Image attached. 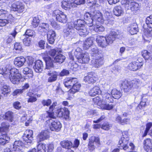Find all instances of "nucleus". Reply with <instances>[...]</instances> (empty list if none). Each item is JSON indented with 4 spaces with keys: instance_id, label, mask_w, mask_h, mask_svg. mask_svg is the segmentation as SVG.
Returning <instances> with one entry per match:
<instances>
[{
    "instance_id": "nucleus-1",
    "label": "nucleus",
    "mask_w": 152,
    "mask_h": 152,
    "mask_svg": "<svg viewBox=\"0 0 152 152\" xmlns=\"http://www.w3.org/2000/svg\"><path fill=\"white\" fill-rule=\"evenodd\" d=\"M38 30L40 32H48L47 34L48 40L50 44L53 43L55 40L56 33L53 30H49V25L48 23H43L40 24Z\"/></svg>"
},
{
    "instance_id": "nucleus-2",
    "label": "nucleus",
    "mask_w": 152,
    "mask_h": 152,
    "mask_svg": "<svg viewBox=\"0 0 152 152\" xmlns=\"http://www.w3.org/2000/svg\"><path fill=\"white\" fill-rule=\"evenodd\" d=\"M56 102H53L50 107V111L54 110V112L57 114L59 117H63L66 119H69V111L67 108L64 107L61 108L57 106Z\"/></svg>"
},
{
    "instance_id": "nucleus-3",
    "label": "nucleus",
    "mask_w": 152,
    "mask_h": 152,
    "mask_svg": "<svg viewBox=\"0 0 152 152\" xmlns=\"http://www.w3.org/2000/svg\"><path fill=\"white\" fill-rule=\"evenodd\" d=\"M102 99L99 96H96L93 98V100L94 103L99 106L103 110H110L113 109L114 105L113 104V102H107L105 101V96L102 94Z\"/></svg>"
},
{
    "instance_id": "nucleus-4",
    "label": "nucleus",
    "mask_w": 152,
    "mask_h": 152,
    "mask_svg": "<svg viewBox=\"0 0 152 152\" xmlns=\"http://www.w3.org/2000/svg\"><path fill=\"white\" fill-rule=\"evenodd\" d=\"M10 125L9 123L2 122L0 126V132L1 135L0 136V145H4L8 143L10 138L7 134Z\"/></svg>"
},
{
    "instance_id": "nucleus-5",
    "label": "nucleus",
    "mask_w": 152,
    "mask_h": 152,
    "mask_svg": "<svg viewBox=\"0 0 152 152\" xmlns=\"http://www.w3.org/2000/svg\"><path fill=\"white\" fill-rule=\"evenodd\" d=\"M74 24L75 28L78 31V32L80 36H86L88 34L89 30L84 25V20H77L75 21Z\"/></svg>"
},
{
    "instance_id": "nucleus-6",
    "label": "nucleus",
    "mask_w": 152,
    "mask_h": 152,
    "mask_svg": "<svg viewBox=\"0 0 152 152\" xmlns=\"http://www.w3.org/2000/svg\"><path fill=\"white\" fill-rule=\"evenodd\" d=\"M22 76L18 69L16 68H11L10 73L7 78H9L10 81L14 84H18L20 82Z\"/></svg>"
},
{
    "instance_id": "nucleus-7",
    "label": "nucleus",
    "mask_w": 152,
    "mask_h": 152,
    "mask_svg": "<svg viewBox=\"0 0 152 152\" xmlns=\"http://www.w3.org/2000/svg\"><path fill=\"white\" fill-rule=\"evenodd\" d=\"M46 126L52 131L58 132L62 127L60 122L57 120H53L51 119H49L45 122Z\"/></svg>"
},
{
    "instance_id": "nucleus-8",
    "label": "nucleus",
    "mask_w": 152,
    "mask_h": 152,
    "mask_svg": "<svg viewBox=\"0 0 152 152\" xmlns=\"http://www.w3.org/2000/svg\"><path fill=\"white\" fill-rule=\"evenodd\" d=\"M105 96V101L107 102H113V98L118 99L122 96V94L120 91L116 89H113L111 92V94L108 92L104 94Z\"/></svg>"
},
{
    "instance_id": "nucleus-9",
    "label": "nucleus",
    "mask_w": 152,
    "mask_h": 152,
    "mask_svg": "<svg viewBox=\"0 0 152 152\" xmlns=\"http://www.w3.org/2000/svg\"><path fill=\"white\" fill-rule=\"evenodd\" d=\"M122 136L118 142V147L121 149L126 150L129 148L128 144L129 137L128 132H124L122 133Z\"/></svg>"
},
{
    "instance_id": "nucleus-10",
    "label": "nucleus",
    "mask_w": 152,
    "mask_h": 152,
    "mask_svg": "<svg viewBox=\"0 0 152 152\" xmlns=\"http://www.w3.org/2000/svg\"><path fill=\"white\" fill-rule=\"evenodd\" d=\"M64 36L67 39H70L75 36L74 29L73 24L69 22L66 25V27L63 30Z\"/></svg>"
},
{
    "instance_id": "nucleus-11",
    "label": "nucleus",
    "mask_w": 152,
    "mask_h": 152,
    "mask_svg": "<svg viewBox=\"0 0 152 152\" xmlns=\"http://www.w3.org/2000/svg\"><path fill=\"white\" fill-rule=\"evenodd\" d=\"M52 15L56 20L63 23H66L68 20L67 15L63 12L58 10H55L52 13Z\"/></svg>"
},
{
    "instance_id": "nucleus-12",
    "label": "nucleus",
    "mask_w": 152,
    "mask_h": 152,
    "mask_svg": "<svg viewBox=\"0 0 152 152\" xmlns=\"http://www.w3.org/2000/svg\"><path fill=\"white\" fill-rule=\"evenodd\" d=\"M121 33L117 31H111L108 35L105 37L106 40L107 46L110 44H112L115 40V38H120L121 37Z\"/></svg>"
},
{
    "instance_id": "nucleus-13",
    "label": "nucleus",
    "mask_w": 152,
    "mask_h": 152,
    "mask_svg": "<svg viewBox=\"0 0 152 152\" xmlns=\"http://www.w3.org/2000/svg\"><path fill=\"white\" fill-rule=\"evenodd\" d=\"M145 22L148 28L144 32V35L150 38L152 37V15L146 18Z\"/></svg>"
},
{
    "instance_id": "nucleus-14",
    "label": "nucleus",
    "mask_w": 152,
    "mask_h": 152,
    "mask_svg": "<svg viewBox=\"0 0 152 152\" xmlns=\"http://www.w3.org/2000/svg\"><path fill=\"white\" fill-rule=\"evenodd\" d=\"M33 132L31 130L28 129L26 130L23 136V138L25 141V144L30 145L33 140Z\"/></svg>"
},
{
    "instance_id": "nucleus-15",
    "label": "nucleus",
    "mask_w": 152,
    "mask_h": 152,
    "mask_svg": "<svg viewBox=\"0 0 152 152\" xmlns=\"http://www.w3.org/2000/svg\"><path fill=\"white\" fill-rule=\"evenodd\" d=\"M11 9L14 11L17 12L18 13H20L25 11V5L21 2H16L12 4Z\"/></svg>"
},
{
    "instance_id": "nucleus-16",
    "label": "nucleus",
    "mask_w": 152,
    "mask_h": 152,
    "mask_svg": "<svg viewBox=\"0 0 152 152\" xmlns=\"http://www.w3.org/2000/svg\"><path fill=\"white\" fill-rule=\"evenodd\" d=\"M92 61V64L95 68H98L101 67L104 64V57L103 54H100L99 56L93 58Z\"/></svg>"
},
{
    "instance_id": "nucleus-17",
    "label": "nucleus",
    "mask_w": 152,
    "mask_h": 152,
    "mask_svg": "<svg viewBox=\"0 0 152 152\" xmlns=\"http://www.w3.org/2000/svg\"><path fill=\"white\" fill-rule=\"evenodd\" d=\"M120 83L125 92H129L133 87L131 82L128 81L124 79L120 81Z\"/></svg>"
},
{
    "instance_id": "nucleus-18",
    "label": "nucleus",
    "mask_w": 152,
    "mask_h": 152,
    "mask_svg": "<svg viewBox=\"0 0 152 152\" xmlns=\"http://www.w3.org/2000/svg\"><path fill=\"white\" fill-rule=\"evenodd\" d=\"M97 76L95 74L90 73L84 78V80L88 83H93L98 80Z\"/></svg>"
},
{
    "instance_id": "nucleus-19",
    "label": "nucleus",
    "mask_w": 152,
    "mask_h": 152,
    "mask_svg": "<svg viewBox=\"0 0 152 152\" xmlns=\"http://www.w3.org/2000/svg\"><path fill=\"white\" fill-rule=\"evenodd\" d=\"M95 142L97 145L100 144L99 138L98 137H95L94 136L91 137L89 139L88 146L90 150L92 151L94 149V143Z\"/></svg>"
},
{
    "instance_id": "nucleus-20",
    "label": "nucleus",
    "mask_w": 152,
    "mask_h": 152,
    "mask_svg": "<svg viewBox=\"0 0 152 152\" xmlns=\"http://www.w3.org/2000/svg\"><path fill=\"white\" fill-rule=\"evenodd\" d=\"M143 63L142 62L138 61H133L130 63L128 65L129 69L133 71H136L140 69L143 65Z\"/></svg>"
},
{
    "instance_id": "nucleus-21",
    "label": "nucleus",
    "mask_w": 152,
    "mask_h": 152,
    "mask_svg": "<svg viewBox=\"0 0 152 152\" xmlns=\"http://www.w3.org/2000/svg\"><path fill=\"white\" fill-rule=\"evenodd\" d=\"M84 18L85 20V22L86 24L89 27L93 26L94 25L93 17L92 14H91L89 12L86 13L84 15Z\"/></svg>"
},
{
    "instance_id": "nucleus-22",
    "label": "nucleus",
    "mask_w": 152,
    "mask_h": 152,
    "mask_svg": "<svg viewBox=\"0 0 152 152\" xmlns=\"http://www.w3.org/2000/svg\"><path fill=\"white\" fill-rule=\"evenodd\" d=\"M10 65L0 66V74L2 75L4 77L7 78L10 73Z\"/></svg>"
},
{
    "instance_id": "nucleus-23",
    "label": "nucleus",
    "mask_w": 152,
    "mask_h": 152,
    "mask_svg": "<svg viewBox=\"0 0 152 152\" xmlns=\"http://www.w3.org/2000/svg\"><path fill=\"white\" fill-rule=\"evenodd\" d=\"M49 132L47 130L42 131L37 135V141L40 142L47 139L49 137Z\"/></svg>"
},
{
    "instance_id": "nucleus-24",
    "label": "nucleus",
    "mask_w": 152,
    "mask_h": 152,
    "mask_svg": "<svg viewBox=\"0 0 152 152\" xmlns=\"http://www.w3.org/2000/svg\"><path fill=\"white\" fill-rule=\"evenodd\" d=\"M47 75L49 76L48 79V82L51 83L54 82L57 80V77L59 75V73L55 71H53L48 72Z\"/></svg>"
},
{
    "instance_id": "nucleus-25",
    "label": "nucleus",
    "mask_w": 152,
    "mask_h": 152,
    "mask_svg": "<svg viewBox=\"0 0 152 152\" xmlns=\"http://www.w3.org/2000/svg\"><path fill=\"white\" fill-rule=\"evenodd\" d=\"M105 39L104 36L98 35L96 37V41L100 47L102 48H105L107 47Z\"/></svg>"
},
{
    "instance_id": "nucleus-26",
    "label": "nucleus",
    "mask_w": 152,
    "mask_h": 152,
    "mask_svg": "<svg viewBox=\"0 0 152 152\" xmlns=\"http://www.w3.org/2000/svg\"><path fill=\"white\" fill-rule=\"evenodd\" d=\"M77 82H75L71 87V88L69 90V93L72 94L79 91L81 87L80 84L78 82L77 79Z\"/></svg>"
},
{
    "instance_id": "nucleus-27",
    "label": "nucleus",
    "mask_w": 152,
    "mask_h": 152,
    "mask_svg": "<svg viewBox=\"0 0 152 152\" xmlns=\"http://www.w3.org/2000/svg\"><path fill=\"white\" fill-rule=\"evenodd\" d=\"M77 78L69 77L65 79L64 81V84L65 86L68 88H71L73 84L77 82Z\"/></svg>"
},
{
    "instance_id": "nucleus-28",
    "label": "nucleus",
    "mask_w": 152,
    "mask_h": 152,
    "mask_svg": "<svg viewBox=\"0 0 152 152\" xmlns=\"http://www.w3.org/2000/svg\"><path fill=\"white\" fill-rule=\"evenodd\" d=\"M144 148L147 152H151L152 149V140L147 138L143 142Z\"/></svg>"
},
{
    "instance_id": "nucleus-29",
    "label": "nucleus",
    "mask_w": 152,
    "mask_h": 152,
    "mask_svg": "<svg viewBox=\"0 0 152 152\" xmlns=\"http://www.w3.org/2000/svg\"><path fill=\"white\" fill-rule=\"evenodd\" d=\"M26 61L25 58L21 56L16 57L14 60V64L15 65L19 67L23 66Z\"/></svg>"
},
{
    "instance_id": "nucleus-30",
    "label": "nucleus",
    "mask_w": 152,
    "mask_h": 152,
    "mask_svg": "<svg viewBox=\"0 0 152 152\" xmlns=\"http://www.w3.org/2000/svg\"><path fill=\"white\" fill-rule=\"evenodd\" d=\"M79 63L82 64L88 63L90 60V56L88 53H85L82 54L79 58L77 59Z\"/></svg>"
},
{
    "instance_id": "nucleus-31",
    "label": "nucleus",
    "mask_w": 152,
    "mask_h": 152,
    "mask_svg": "<svg viewBox=\"0 0 152 152\" xmlns=\"http://www.w3.org/2000/svg\"><path fill=\"white\" fill-rule=\"evenodd\" d=\"M21 27L20 26H16L14 31L10 34V35L8 36L7 39V42L8 43H10L12 42L13 39L15 38L16 34L19 31V30L18 29H20Z\"/></svg>"
},
{
    "instance_id": "nucleus-32",
    "label": "nucleus",
    "mask_w": 152,
    "mask_h": 152,
    "mask_svg": "<svg viewBox=\"0 0 152 152\" xmlns=\"http://www.w3.org/2000/svg\"><path fill=\"white\" fill-rule=\"evenodd\" d=\"M72 1L71 0L67 1H63L61 2V7L65 10H68L72 7H75Z\"/></svg>"
},
{
    "instance_id": "nucleus-33",
    "label": "nucleus",
    "mask_w": 152,
    "mask_h": 152,
    "mask_svg": "<svg viewBox=\"0 0 152 152\" xmlns=\"http://www.w3.org/2000/svg\"><path fill=\"white\" fill-rule=\"evenodd\" d=\"M35 71L37 73L42 72L43 66L42 62L40 60H37L35 62V65L33 67Z\"/></svg>"
},
{
    "instance_id": "nucleus-34",
    "label": "nucleus",
    "mask_w": 152,
    "mask_h": 152,
    "mask_svg": "<svg viewBox=\"0 0 152 152\" xmlns=\"http://www.w3.org/2000/svg\"><path fill=\"white\" fill-rule=\"evenodd\" d=\"M93 20L94 19L98 22L101 23H103L104 19L102 13L99 11H95L92 14Z\"/></svg>"
},
{
    "instance_id": "nucleus-35",
    "label": "nucleus",
    "mask_w": 152,
    "mask_h": 152,
    "mask_svg": "<svg viewBox=\"0 0 152 152\" xmlns=\"http://www.w3.org/2000/svg\"><path fill=\"white\" fill-rule=\"evenodd\" d=\"M140 7L139 4L135 2H132L130 3L129 9L134 13H136L139 11Z\"/></svg>"
},
{
    "instance_id": "nucleus-36",
    "label": "nucleus",
    "mask_w": 152,
    "mask_h": 152,
    "mask_svg": "<svg viewBox=\"0 0 152 152\" xmlns=\"http://www.w3.org/2000/svg\"><path fill=\"white\" fill-rule=\"evenodd\" d=\"M14 114L13 113L10 111L7 112L4 115L1 116L2 119L7 120L10 122L13 121Z\"/></svg>"
},
{
    "instance_id": "nucleus-37",
    "label": "nucleus",
    "mask_w": 152,
    "mask_h": 152,
    "mask_svg": "<svg viewBox=\"0 0 152 152\" xmlns=\"http://www.w3.org/2000/svg\"><path fill=\"white\" fill-rule=\"evenodd\" d=\"M102 91L99 87L98 86H95L92 88L89 92V95L91 96H94L97 95L101 94Z\"/></svg>"
},
{
    "instance_id": "nucleus-38",
    "label": "nucleus",
    "mask_w": 152,
    "mask_h": 152,
    "mask_svg": "<svg viewBox=\"0 0 152 152\" xmlns=\"http://www.w3.org/2000/svg\"><path fill=\"white\" fill-rule=\"evenodd\" d=\"M93 41L92 38H88L85 40L83 45L84 49L87 50L90 47H93Z\"/></svg>"
},
{
    "instance_id": "nucleus-39",
    "label": "nucleus",
    "mask_w": 152,
    "mask_h": 152,
    "mask_svg": "<svg viewBox=\"0 0 152 152\" xmlns=\"http://www.w3.org/2000/svg\"><path fill=\"white\" fill-rule=\"evenodd\" d=\"M23 142L20 141H16L14 143L13 150L15 152H19L23 145Z\"/></svg>"
},
{
    "instance_id": "nucleus-40",
    "label": "nucleus",
    "mask_w": 152,
    "mask_h": 152,
    "mask_svg": "<svg viewBox=\"0 0 152 152\" xmlns=\"http://www.w3.org/2000/svg\"><path fill=\"white\" fill-rule=\"evenodd\" d=\"M114 14L117 16H121L124 14V10L120 6H116L113 9Z\"/></svg>"
},
{
    "instance_id": "nucleus-41",
    "label": "nucleus",
    "mask_w": 152,
    "mask_h": 152,
    "mask_svg": "<svg viewBox=\"0 0 152 152\" xmlns=\"http://www.w3.org/2000/svg\"><path fill=\"white\" fill-rule=\"evenodd\" d=\"M91 56L93 58L99 56L100 54H103L102 52L101 51L99 50L98 48L96 46H93L91 49Z\"/></svg>"
},
{
    "instance_id": "nucleus-42",
    "label": "nucleus",
    "mask_w": 152,
    "mask_h": 152,
    "mask_svg": "<svg viewBox=\"0 0 152 152\" xmlns=\"http://www.w3.org/2000/svg\"><path fill=\"white\" fill-rule=\"evenodd\" d=\"M65 59V57L62 54L58 53L54 58L53 61L55 63L61 64L62 63Z\"/></svg>"
},
{
    "instance_id": "nucleus-43",
    "label": "nucleus",
    "mask_w": 152,
    "mask_h": 152,
    "mask_svg": "<svg viewBox=\"0 0 152 152\" xmlns=\"http://www.w3.org/2000/svg\"><path fill=\"white\" fill-rule=\"evenodd\" d=\"M129 32L131 35L136 34L138 31V26L136 23H133L130 25L128 28Z\"/></svg>"
},
{
    "instance_id": "nucleus-44",
    "label": "nucleus",
    "mask_w": 152,
    "mask_h": 152,
    "mask_svg": "<svg viewBox=\"0 0 152 152\" xmlns=\"http://www.w3.org/2000/svg\"><path fill=\"white\" fill-rule=\"evenodd\" d=\"M44 59L46 63V69H49L51 67H53L52 60L50 57H46Z\"/></svg>"
},
{
    "instance_id": "nucleus-45",
    "label": "nucleus",
    "mask_w": 152,
    "mask_h": 152,
    "mask_svg": "<svg viewBox=\"0 0 152 152\" xmlns=\"http://www.w3.org/2000/svg\"><path fill=\"white\" fill-rule=\"evenodd\" d=\"M61 146L63 148L66 149H70L72 147V142L68 140H63L61 142Z\"/></svg>"
},
{
    "instance_id": "nucleus-46",
    "label": "nucleus",
    "mask_w": 152,
    "mask_h": 152,
    "mask_svg": "<svg viewBox=\"0 0 152 152\" xmlns=\"http://www.w3.org/2000/svg\"><path fill=\"white\" fill-rule=\"evenodd\" d=\"M1 91L2 94L7 96L10 92V87L7 85H4L1 88Z\"/></svg>"
},
{
    "instance_id": "nucleus-47",
    "label": "nucleus",
    "mask_w": 152,
    "mask_h": 152,
    "mask_svg": "<svg viewBox=\"0 0 152 152\" xmlns=\"http://www.w3.org/2000/svg\"><path fill=\"white\" fill-rule=\"evenodd\" d=\"M37 152H46V151L45 144L40 142L37 145Z\"/></svg>"
},
{
    "instance_id": "nucleus-48",
    "label": "nucleus",
    "mask_w": 152,
    "mask_h": 152,
    "mask_svg": "<svg viewBox=\"0 0 152 152\" xmlns=\"http://www.w3.org/2000/svg\"><path fill=\"white\" fill-rule=\"evenodd\" d=\"M94 30L96 32H100L104 31L105 30L104 27L100 24H96L93 26Z\"/></svg>"
},
{
    "instance_id": "nucleus-49",
    "label": "nucleus",
    "mask_w": 152,
    "mask_h": 152,
    "mask_svg": "<svg viewBox=\"0 0 152 152\" xmlns=\"http://www.w3.org/2000/svg\"><path fill=\"white\" fill-rule=\"evenodd\" d=\"M74 52V55L75 56L77 59L79 58L82 54L83 53L82 52V49L79 48H77L75 50H73L72 53Z\"/></svg>"
},
{
    "instance_id": "nucleus-50",
    "label": "nucleus",
    "mask_w": 152,
    "mask_h": 152,
    "mask_svg": "<svg viewBox=\"0 0 152 152\" xmlns=\"http://www.w3.org/2000/svg\"><path fill=\"white\" fill-rule=\"evenodd\" d=\"M23 72L24 74L28 75L29 77H31L33 76V72L31 69L28 67H25L23 70Z\"/></svg>"
},
{
    "instance_id": "nucleus-51",
    "label": "nucleus",
    "mask_w": 152,
    "mask_h": 152,
    "mask_svg": "<svg viewBox=\"0 0 152 152\" xmlns=\"http://www.w3.org/2000/svg\"><path fill=\"white\" fill-rule=\"evenodd\" d=\"M147 101V99L143 97H142V101L141 102L140 104H139L137 108V110H138L139 109H142L146 104V102Z\"/></svg>"
},
{
    "instance_id": "nucleus-52",
    "label": "nucleus",
    "mask_w": 152,
    "mask_h": 152,
    "mask_svg": "<svg viewBox=\"0 0 152 152\" xmlns=\"http://www.w3.org/2000/svg\"><path fill=\"white\" fill-rule=\"evenodd\" d=\"M7 12L6 14H3V15H4V16L7 18L6 19H4V20H6L8 21V23L13 22L15 18L12 15L10 14H8L7 13Z\"/></svg>"
},
{
    "instance_id": "nucleus-53",
    "label": "nucleus",
    "mask_w": 152,
    "mask_h": 152,
    "mask_svg": "<svg viewBox=\"0 0 152 152\" xmlns=\"http://www.w3.org/2000/svg\"><path fill=\"white\" fill-rule=\"evenodd\" d=\"M14 49L18 53H20L22 52V48L21 45L19 43H16L14 45Z\"/></svg>"
},
{
    "instance_id": "nucleus-54",
    "label": "nucleus",
    "mask_w": 152,
    "mask_h": 152,
    "mask_svg": "<svg viewBox=\"0 0 152 152\" xmlns=\"http://www.w3.org/2000/svg\"><path fill=\"white\" fill-rule=\"evenodd\" d=\"M112 127V125L108 122H105L101 126V128L105 130H110Z\"/></svg>"
},
{
    "instance_id": "nucleus-55",
    "label": "nucleus",
    "mask_w": 152,
    "mask_h": 152,
    "mask_svg": "<svg viewBox=\"0 0 152 152\" xmlns=\"http://www.w3.org/2000/svg\"><path fill=\"white\" fill-rule=\"evenodd\" d=\"M104 16L107 19V20H109V18L111 17L112 15L111 11L110 10L108 9H105L104 11Z\"/></svg>"
},
{
    "instance_id": "nucleus-56",
    "label": "nucleus",
    "mask_w": 152,
    "mask_h": 152,
    "mask_svg": "<svg viewBox=\"0 0 152 152\" xmlns=\"http://www.w3.org/2000/svg\"><path fill=\"white\" fill-rule=\"evenodd\" d=\"M121 4L125 8L126 10L129 9L130 3L128 0H122L121 1Z\"/></svg>"
},
{
    "instance_id": "nucleus-57",
    "label": "nucleus",
    "mask_w": 152,
    "mask_h": 152,
    "mask_svg": "<svg viewBox=\"0 0 152 152\" xmlns=\"http://www.w3.org/2000/svg\"><path fill=\"white\" fill-rule=\"evenodd\" d=\"M121 4L125 8L126 10L129 9L130 3L128 0H122L121 1Z\"/></svg>"
},
{
    "instance_id": "nucleus-58",
    "label": "nucleus",
    "mask_w": 152,
    "mask_h": 152,
    "mask_svg": "<svg viewBox=\"0 0 152 152\" xmlns=\"http://www.w3.org/2000/svg\"><path fill=\"white\" fill-rule=\"evenodd\" d=\"M142 56L145 59H148L151 57V54L146 50H143L142 52Z\"/></svg>"
},
{
    "instance_id": "nucleus-59",
    "label": "nucleus",
    "mask_w": 152,
    "mask_h": 152,
    "mask_svg": "<svg viewBox=\"0 0 152 152\" xmlns=\"http://www.w3.org/2000/svg\"><path fill=\"white\" fill-rule=\"evenodd\" d=\"M39 22V18L38 17H34L32 23V26L34 28H35L38 26Z\"/></svg>"
},
{
    "instance_id": "nucleus-60",
    "label": "nucleus",
    "mask_w": 152,
    "mask_h": 152,
    "mask_svg": "<svg viewBox=\"0 0 152 152\" xmlns=\"http://www.w3.org/2000/svg\"><path fill=\"white\" fill-rule=\"evenodd\" d=\"M132 84L133 85V86L136 88L139 86L141 83L140 80L138 79H135L131 81Z\"/></svg>"
},
{
    "instance_id": "nucleus-61",
    "label": "nucleus",
    "mask_w": 152,
    "mask_h": 152,
    "mask_svg": "<svg viewBox=\"0 0 152 152\" xmlns=\"http://www.w3.org/2000/svg\"><path fill=\"white\" fill-rule=\"evenodd\" d=\"M50 22L51 26L55 29L59 30L61 28V27L60 25L58 24L55 20L50 21Z\"/></svg>"
},
{
    "instance_id": "nucleus-62",
    "label": "nucleus",
    "mask_w": 152,
    "mask_h": 152,
    "mask_svg": "<svg viewBox=\"0 0 152 152\" xmlns=\"http://www.w3.org/2000/svg\"><path fill=\"white\" fill-rule=\"evenodd\" d=\"M23 89H17L15 90L12 93V95L13 96L18 95L23 92Z\"/></svg>"
},
{
    "instance_id": "nucleus-63",
    "label": "nucleus",
    "mask_w": 152,
    "mask_h": 152,
    "mask_svg": "<svg viewBox=\"0 0 152 152\" xmlns=\"http://www.w3.org/2000/svg\"><path fill=\"white\" fill-rule=\"evenodd\" d=\"M34 34V31L32 30L28 29L27 30L25 33V35L26 37H32Z\"/></svg>"
},
{
    "instance_id": "nucleus-64",
    "label": "nucleus",
    "mask_w": 152,
    "mask_h": 152,
    "mask_svg": "<svg viewBox=\"0 0 152 152\" xmlns=\"http://www.w3.org/2000/svg\"><path fill=\"white\" fill-rule=\"evenodd\" d=\"M23 42L26 46H29L31 42V39L28 37H26L23 39Z\"/></svg>"
}]
</instances>
